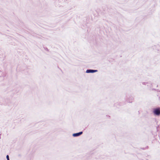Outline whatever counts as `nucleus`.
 Returning a JSON list of instances; mask_svg holds the SVG:
<instances>
[{
	"instance_id": "1",
	"label": "nucleus",
	"mask_w": 160,
	"mask_h": 160,
	"mask_svg": "<svg viewBox=\"0 0 160 160\" xmlns=\"http://www.w3.org/2000/svg\"><path fill=\"white\" fill-rule=\"evenodd\" d=\"M154 114L157 115H159L160 114V108L155 109L153 111Z\"/></svg>"
},
{
	"instance_id": "2",
	"label": "nucleus",
	"mask_w": 160,
	"mask_h": 160,
	"mask_svg": "<svg viewBox=\"0 0 160 160\" xmlns=\"http://www.w3.org/2000/svg\"><path fill=\"white\" fill-rule=\"evenodd\" d=\"M98 71L97 70H91V69H88L87 70L86 72L87 73H93L94 72H97Z\"/></svg>"
},
{
	"instance_id": "3",
	"label": "nucleus",
	"mask_w": 160,
	"mask_h": 160,
	"mask_svg": "<svg viewBox=\"0 0 160 160\" xmlns=\"http://www.w3.org/2000/svg\"><path fill=\"white\" fill-rule=\"evenodd\" d=\"M82 133V132H81L78 133H74L73 134V136L74 137H77L79 136Z\"/></svg>"
},
{
	"instance_id": "4",
	"label": "nucleus",
	"mask_w": 160,
	"mask_h": 160,
	"mask_svg": "<svg viewBox=\"0 0 160 160\" xmlns=\"http://www.w3.org/2000/svg\"><path fill=\"white\" fill-rule=\"evenodd\" d=\"M6 158L7 159V160H9V156L8 155H7V156H6Z\"/></svg>"
}]
</instances>
